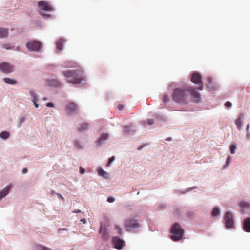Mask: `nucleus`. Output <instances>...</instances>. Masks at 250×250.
Masks as SVG:
<instances>
[{"instance_id": "obj_19", "label": "nucleus", "mask_w": 250, "mask_h": 250, "mask_svg": "<svg viewBox=\"0 0 250 250\" xmlns=\"http://www.w3.org/2000/svg\"><path fill=\"white\" fill-rule=\"evenodd\" d=\"M8 35V30L7 28H0V38L6 37Z\"/></svg>"}, {"instance_id": "obj_15", "label": "nucleus", "mask_w": 250, "mask_h": 250, "mask_svg": "<svg viewBox=\"0 0 250 250\" xmlns=\"http://www.w3.org/2000/svg\"><path fill=\"white\" fill-rule=\"evenodd\" d=\"M11 188L12 186L11 185H8L0 192V200L2 199L8 193Z\"/></svg>"}, {"instance_id": "obj_39", "label": "nucleus", "mask_w": 250, "mask_h": 250, "mask_svg": "<svg viewBox=\"0 0 250 250\" xmlns=\"http://www.w3.org/2000/svg\"><path fill=\"white\" fill-rule=\"evenodd\" d=\"M147 123L149 125H152L154 123V121L153 119H149L147 120Z\"/></svg>"}, {"instance_id": "obj_44", "label": "nucleus", "mask_w": 250, "mask_h": 250, "mask_svg": "<svg viewBox=\"0 0 250 250\" xmlns=\"http://www.w3.org/2000/svg\"><path fill=\"white\" fill-rule=\"evenodd\" d=\"M81 212V211L79 209H77L73 211V212H74V213H80Z\"/></svg>"}, {"instance_id": "obj_21", "label": "nucleus", "mask_w": 250, "mask_h": 250, "mask_svg": "<svg viewBox=\"0 0 250 250\" xmlns=\"http://www.w3.org/2000/svg\"><path fill=\"white\" fill-rule=\"evenodd\" d=\"M3 81L8 84L14 85L17 83V81L16 80L9 78H4Z\"/></svg>"}, {"instance_id": "obj_31", "label": "nucleus", "mask_w": 250, "mask_h": 250, "mask_svg": "<svg viewBox=\"0 0 250 250\" xmlns=\"http://www.w3.org/2000/svg\"><path fill=\"white\" fill-rule=\"evenodd\" d=\"M236 148V146L235 145H231L230 146V150L231 154L235 153V150Z\"/></svg>"}, {"instance_id": "obj_33", "label": "nucleus", "mask_w": 250, "mask_h": 250, "mask_svg": "<svg viewBox=\"0 0 250 250\" xmlns=\"http://www.w3.org/2000/svg\"><path fill=\"white\" fill-rule=\"evenodd\" d=\"M225 106H226V107L227 108H229V107H231L232 106V104L231 103V102H229V101H227L225 103Z\"/></svg>"}, {"instance_id": "obj_9", "label": "nucleus", "mask_w": 250, "mask_h": 250, "mask_svg": "<svg viewBox=\"0 0 250 250\" xmlns=\"http://www.w3.org/2000/svg\"><path fill=\"white\" fill-rule=\"evenodd\" d=\"M38 6L41 10L49 11H53L52 6L49 3L45 1H41L39 2Z\"/></svg>"}, {"instance_id": "obj_26", "label": "nucleus", "mask_w": 250, "mask_h": 250, "mask_svg": "<svg viewBox=\"0 0 250 250\" xmlns=\"http://www.w3.org/2000/svg\"><path fill=\"white\" fill-rule=\"evenodd\" d=\"M74 144L75 147L77 149H81L83 148V146L80 144L79 141L78 140H75Z\"/></svg>"}, {"instance_id": "obj_38", "label": "nucleus", "mask_w": 250, "mask_h": 250, "mask_svg": "<svg viewBox=\"0 0 250 250\" xmlns=\"http://www.w3.org/2000/svg\"><path fill=\"white\" fill-rule=\"evenodd\" d=\"M124 107V105H123V104H119L118 106V109L119 110H123Z\"/></svg>"}, {"instance_id": "obj_24", "label": "nucleus", "mask_w": 250, "mask_h": 250, "mask_svg": "<svg viewBox=\"0 0 250 250\" xmlns=\"http://www.w3.org/2000/svg\"><path fill=\"white\" fill-rule=\"evenodd\" d=\"M98 174L102 177H106L107 176V173L102 168H99L98 169Z\"/></svg>"}, {"instance_id": "obj_6", "label": "nucleus", "mask_w": 250, "mask_h": 250, "mask_svg": "<svg viewBox=\"0 0 250 250\" xmlns=\"http://www.w3.org/2000/svg\"><path fill=\"white\" fill-rule=\"evenodd\" d=\"M42 46V44L38 41H30L26 43L27 48L31 51H38Z\"/></svg>"}, {"instance_id": "obj_40", "label": "nucleus", "mask_w": 250, "mask_h": 250, "mask_svg": "<svg viewBox=\"0 0 250 250\" xmlns=\"http://www.w3.org/2000/svg\"><path fill=\"white\" fill-rule=\"evenodd\" d=\"M85 171V170L84 168H83V167H81L80 168V172L81 174H83Z\"/></svg>"}, {"instance_id": "obj_45", "label": "nucleus", "mask_w": 250, "mask_h": 250, "mask_svg": "<svg viewBox=\"0 0 250 250\" xmlns=\"http://www.w3.org/2000/svg\"><path fill=\"white\" fill-rule=\"evenodd\" d=\"M67 230V229L65 228V229H59L58 231H60L61 230Z\"/></svg>"}, {"instance_id": "obj_49", "label": "nucleus", "mask_w": 250, "mask_h": 250, "mask_svg": "<svg viewBox=\"0 0 250 250\" xmlns=\"http://www.w3.org/2000/svg\"><path fill=\"white\" fill-rule=\"evenodd\" d=\"M166 140H167V141H171V139L170 138H168L166 139Z\"/></svg>"}, {"instance_id": "obj_51", "label": "nucleus", "mask_w": 250, "mask_h": 250, "mask_svg": "<svg viewBox=\"0 0 250 250\" xmlns=\"http://www.w3.org/2000/svg\"><path fill=\"white\" fill-rule=\"evenodd\" d=\"M126 128H127V127H125V130L126 131H127V130H126Z\"/></svg>"}, {"instance_id": "obj_4", "label": "nucleus", "mask_w": 250, "mask_h": 250, "mask_svg": "<svg viewBox=\"0 0 250 250\" xmlns=\"http://www.w3.org/2000/svg\"><path fill=\"white\" fill-rule=\"evenodd\" d=\"M125 227L127 231L131 229H134L140 227L139 224L134 219H127L125 221Z\"/></svg>"}, {"instance_id": "obj_5", "label": "nucleus", "mask_w": 250, "mask_h": 250, "mask_svg": "<svg viewBox=\"0 0 250 250\" xmlns=\"http://www.w3.org/2000/svg\"><path fill=\"white\" fill-rule=\"evenodd\" d=\"M225 224L227 229L232 228L234 225V220L232 214L229 212L226 213L225 217Z\"/></svg>"}, {"instance_id": "obj_22", "label": "nucleus", "mask_w": 250, "mask_h": 250, "mask_svg": "<svg viewBox=\"0 0 250 250\" xmlns=\"http://www.w3.org/2000/svg\"><path fill=\"white\" fill-rule=\"evenodd\" d=\"M77 63L72 62H65L64 64V67H76L77 66Z\"/></svg>"}, {"instance_id": "obj_20", "label": "nucleus", "mask_w": 250, "mask_h": 250, "mask_svg": "<svg viewBox=\"0 0 250 250\" xmlns=\"http://www.w3.org/2000/svg\"><path fill=\"white\" fill-rule=\"evenodd\" d=\"M109 137V135L107 133H103L101 134L99 139L97 141V144H100L103 141L106 140Z\"/></svg>"}, {"instance_id": "obj_11", "label": "nucleus", "mask_w": 250, "mask_h": 250, "mask_svg": "<svg viewBox=\"0 0 250 250\" xmlns=\"http://www.w3.org/2000/svg\"><path fill=\"white\" fill-rule=\"evenodd\" d=\"M112 244L117 249H121L123 246L124 241L117 237H114L112 239Z\"/></svg>"}, {"instance_id": "obj_34", "label": "nucleus", "mask_w": 250, "mask_h": 250, "mask_svg": "<svg viewBox=\"0 0 250 250\" xmlns=\"http://www.w3.org/2000/svg\"><path fill=\"white\" fill-rule=\"evenodd\" d=\"M3 48L6 49H10L11 48L10 44L9 43H5L3 45Z\"/></svg>"}, {"instance_id": "obj_2", "label": "nucleus", "mask_w": 250, "mask_h": 250, "mask_svg": "<svg viewBox=\"0 0 250 250\" xmlns=\"http://www.w3.org/2000/svg\"><path fill=\"white\" fill-rule=\"evenodd\" d=\"M62 73L67 78L69 83L78 84L84 80L83 72L80 70L65 71Z\"/></svg>"}, {"instance_id": "obj_17", "label": "nucleus", "mask_w": 250, "mask_h": 250, "mask_svg": "<svg viewBox=\"0 0 250 250\" xmlns=\"http://www.w3.org/2000/svg\"><path fill=\"white\" fill-rule=\"evenodd\" d=\"M90 125L88 123L82 124L78 128V130L80 132H83L89 129Z\"/></svg>"}, {"instance_id": "obj_28", "label": "nucleus", "mask_w": 250, "mask_h": 250, "mask_svg": "<svg viewBox=\"0 0 250 250\" xmlns=\"http://www.w3.org/2000/svg\"><path fill=\"white\" fill-rule=\"evenodd\" d=\"M231 157L230 156L228 157V158L226 160V164L223 167L224 168L226 167H228L229 165V164H230V163L231 162Z\"/></svg>"}, {"instance_id": "obj_35", "label": "nucleus", "mask_w": 250, "mask_h": 250, "mask_svg": "<svg viewBox=\"0 0 250 250\" xmlns=\"http://www.w3.org/2000/svg\"><path fill=\"white\" fill-rule=\"evenodd\" d=\"M240 206L242 208H244L248 206V203L246 202H241L240 203Z\"/></svg>"}, {"instance_id": "obj_50", "label": "nucleus", "mask_w": 250, "mask_h": 250, "mask_svg": "<svg viewBox=\"0 0 250 250\" xmlns=\"http://www.w3.org/2000/svg\"><path fill=\"white\" fill-rule=\"evenodd\" d=\"M60 197H61V199H62V200H64V198H63L62 196H61V195H60Z\"/></svg>"}, {"instance_id": "obj_42", "label": "nucleus", "mask_w": 250, "mask_h": 250, "mask_svg": "<svg viewBox=\"0 0 250 250\" xmlns=\"http://www.w3.org/2000/svg\"><path fill=\"white\" fill-rule=\"evenodd\" d=\"M27 171H28V170H27V168H23V169H22V173H23V174H25V173H27Z\"/></svg>"}, {"instance_id": "obj_13", "label": "nucleus", "mask_w": 250, "mask_h": 250, "mask_svg": "<svg viewBox=\"0 0 250 250\" xmlns=\"http://www.w3.org/2000/svg\"><path fill=\"white\" fill-rule=\"evenodd\" d=\"M47 84L50 86L59 87L62 85L61 83L56 79H51L47 81Z\"/></svg>"}, {"instance_id": "obj_25", "label": "nucleus", "mask_w": 250, "mask_h": 250, "mask_svg": "<svg viewBox=\"0 0 250 250\" xmlns=\"http://www.w3.org/2000/svg\"><path fill=\"white\" fill-rule=\"evenodd\" d=\"M0 137L3 139H6L9 137V133L7 131H3L0 134Z\"/></svg>"}, {"instance_id": "obj_29", "label": "nucleus", "mask_w": 250, "mask_h": 250, "mask_svg": "<svg viewBox=\"0 0 250 250\" xmlns=\"http://www.w3.org/2000/svg\"><path fill=\"white\" fill-rule=\"evenodd\" d=\"M168 101H169V98H168V95L167 94L164 95L163 98V102L165 104H166V103H167L168 102Z\"/></svg>"}, {"instance_id": "obj_48", "label": "nucleus", "mask_w": 250, "mask_h": 250, "mask_svg": "<svg viewBox=\"0 0 250 250\" xmlns=\"http://www.w3.org/2000/svg\"><path fill=\"white\" fill-rule=\"evenodd\" d=\"M41 14H42V15H44V16H48V15H48V14H46H46H43V13H42Z\"/></svg>"}, {"instance_id": "obj_1", "label": "nucleus", "mask_w": 250, "mask_h": 250, "mask_svg": "<svg viewBox=\"0 0 250 250\" xmlns=\"http://www.w3.org/2000/svg\"><path fill=\"white\" fill-rule=\"evenodd\" d=\"M186 91H188L192 95L195 102H199L200 101L201 95L200 93L197 92L196 89L193 87H189L185 89L179 88L175 89L172 95L173 100L177 103L186 104L187 101V96L185 93Z\"/></svg>"}, {"instance_id": "obj_36", "label": "nucleus", "mask_w": 250, "mask_h": 250, "mask_svg": "<svg viewBox=\"0 0 250 250\" xmlns=\"http://www.w3.org/2000/svg\"><path fill=\"white\" fill-rule=\"evenodd\" d=\"M115 160V157L114 156L111 157L110 158H109L108 160V163L107 164L108 166H109L110 164Z\"/></svg>"}, {"instance_id": "obj_46", "label": "nucleus", "mask_w": 250, "mask_h": 250, "mask_svg": "<svg viewBox=\"0 0 250 250\" xmlns=\"http://www.w3.org/2000/svg\"><path fill=\"white\" fill-rule=\"evenodd\" d=\"M249 125H248L247 126V128H246V130L247 132L249 131Z\"/></svg>"}, {"instance_id": "obj_14", "label": "nucleus", "mask_w": 250, "mask_h": 250, "mask_svg": "<svg viewBox=\"0 0 250 250\" xmlns=\"http://www.w3.org/2000/svg\"><path fill=\"white\" fill-rule=\"evenodd\" d=\"M244 230L247 232H250V218H246L243 222Z\"/></svg>"}, {"instance_id": "obj_23", "label": "nucleus", "mask_w": 250, "mask_h": 250, "mask_svg": "<svg viewBox=\"0 0 250 250\" xmlns=\"http://www.w3.org/2000/svg\"><path fill=\"white\" fill-rule=\"evenodd\" d=\"M35 250H52V249L41 245H37L35 246Z\"/></svg>"}, {"instance_id": "obj_12", "label": "nucleus", "mask_w": 250, "mask_h": 250, "mask_svg": "<svg viewBox=\"0 0 250 250\" xmlns=\"http://www.w3.org/2000/svg\"><path fill=\"white\" fill-rule=\"evenodd\" d=\"M244 118V116L243 114L239 115L238 118L235 121V124L239 130H240L242 128L243 125V120Z\"/></svg>"}, {"instance_id": "obj_7", "label": "nucleus", "mask_w": 250, "mask_h": 250, "mask_svg": "<svg viewBox=\"0 0 250 250\" xmlns=\"http://www.w3.org/2000/svg\"><path fill=\"white\" fill-rule=\"evenodd\" d=\"M192 82L196 84L200 85L199 89L202 90L203 88V83L202 81V77L200 74L197 72H194L192 74L191 78Z\"/></svg>"}, {"instance_id": "obj_47", "label": "nucleus", "mask_w": 250, "mask_h": 250, "mask_svg": "<svg viewBox=\"0 0 250 250\" xmlns=\"http://www.w3.org/2000/svg\"><path fill=\"white\" fill-rule=\"evenodd\" d=\"M246 135L248 137H249L250 136V134L249 133V131L247 132Z\"/></svg>"}, {"instance_id": "obj_43", "label": "nucleus", "mask_w": 250, "mask_h": 250, "mask_svg": "<svg viewBox=\"0 0 250 250\" xmlns=\"http://www.w3.org/2000/svg\"><path fill=\"white\" fill-rule=\"evenodd\" d=\"M81 221L83 223L85 224L86 223V220L85 219L83 218L81 220Z\"/></svg>"}, {"instance_id": "obj_18", "label": "nucleus", "mask_w": 250, "mask_h": 250, "mask_svg": "<svg viewBox=\"0 0 250 250\" xmlns=\"http://www.w3.org/2000/svg\"><path fill=\"white\" fill-rule=\"evenodd\" d=\"M30 94L32 97V102H33L35 107L36 108L39 107V104L37 103V97L36 96L35 92L33 91H30Z\"/></svg>"}, {"instance_id": "obj_41", "label": "nucleus", "mask_w": 250, "mask_h": 250, "mask_svg": "<svg viewBox=\"0 0 250 250\" xmlns=\"http://www.w3.org/2000/svg\"><path fill=\"white\" fill-rule=\"evenodd\" d=\"M46 106L47 107H53L54 105L52 103H48L47 104Z\"/></svg>"}, {"instance_id": "obj_8", "label": "nucleus", "mask_w": 250, "mask_h": 250, "mask_svg": "<svg viewBox=\"0 0 250 250\" xmlns=\"http://www.w3.org/2000/svg\"><path fill=\"white\" fill-rule=\"evenodd\" d=\"M0 70L4 73H9L13 71V66L7 62H2L0 64Z\"/></svg>"}, {"instance_id": "obj_16", "label": "nucleus", "mask_w": 250, "mask_h": 250, "mask_svg": "<svg viewBox=\"0 0 250 250\" xmlns=\"http://www.w3.org/2000/svg\"><path fill=\"white\" fill-rule=\"evenodd\" d=\"M64 40L62 39H61L57 41L56 42V46L58 51H62V46L63 45V43L64 42Z\"/></svg>"}, {"instance_id": "obj_32", "label": "nucleus", "mask_w": 250, "mask_h": 250, "mask_svg": "<svg viewBox=\"0 0 250 250\" xmlns=\"http://www.w3.org/2000/svg\"><path fill=\"white\" fill-rule=\"evenodd\" d=\"M100 233L104 235L105 233V229L104 227L101 226L100 229Z\"/></svg>"}, {"instance_id": "obj_3", "label": "nucleus", "mask_w": 250, "mask_h": 250, "mask_svg": "<svg viewBox=\"0 0 250 250\" xmlns=\"http://www.w3.org/2000/svg\"><path fill=\"white\" fill-rule=\"evenodd\" d=\"M171 232L172 233L171 239L174 241H178L182 239L184 230L181 228L179 223H175L172 227Z\"/></svg>"}, {"instance_id": "obj_27", "label": "nucleus", "mask_w": 250, "mask_h": 250, "mask_svg": "<svg viewBox=\"0 0 250 250\" xmlns=\"http://www.w3.org/2000/svg\"><path fill=\"white\" fill-rule=\"evenodd\" d=\"M219 209L217 208H214L211 212V215L216 217L219 215Z\"/></svg>"}, {"instance_id": "obj_30", "label": "nucleus", "mask_w": 250, "mask_h": 250, "mask_svg": "<svg viewBox=\"0 0 250 250\" xmlns=\"http://www.w3.org/2000/svg\"><path fill=\"white\" fill-rule=\"evenodd\" d=\"M114 229L117 231L118 233L120 235L122 234V229L119 226H115Z\"/></svg>"}, {"instance_id": "obj_37", "label": "nucleus", "mask_w": 250, "mask_h": 250, "mask_svg": "<svg viewBox=\"0 0 250 250\" xmlns=\"http://www.w3.org/2000/svg\"><path fill=\"white\" fill-rule=\"evenodd\" d=\"M115 201V198L112 197H109L107 198V201L109 203H112Z\"/></svg>"}, {"instance_id": "obj_10", "label": "nucleus", "mask_w": 250, "mask_h": 250, "mask_svg": "<svg viewBox=\"0 0 250 250\" xmlns=\"http://www.w3.org/2000/svg\"><path fill=\"white\" fill-rule=\"evenodd\" d=\"M78 109L77 105L74 102L69 103L66 106V110L68 114L75 112Z\"/></svg>"}, {"instance_id": "obj_52", "label": "nucleus", "mask_w": 250, "mask_h": 250, "mask_svg": "<svg viewBox=\"0 0 250 250\" xmlns=\"http://www.w3.org/2000/svg\"><path fill=\"white\" fill-rule=\"evenodd\" d=\"M140 149H141V148H140V147H139V148H138V150H140Z\"/></svg>"}]
</instances>
